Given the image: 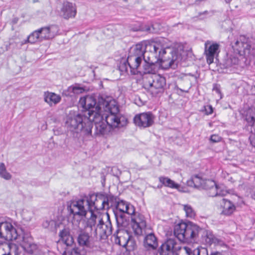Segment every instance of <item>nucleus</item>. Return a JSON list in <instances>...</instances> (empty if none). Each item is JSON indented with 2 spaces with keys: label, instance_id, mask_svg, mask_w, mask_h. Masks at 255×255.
<instances>
[{
  "label": "nucleus",
  "instance_id": "obj_35",
  "mask_svg": "<svg viewBox=\"0 0 255 255\" xmlns=\"http://www.w3.org/2000/svg\"><path fill=\"white\" fill-rule=\"evenodd\" d=\"M183 209L186 213V216L188 218H193L196 216V213L191 205H183Z\"/></svg>",
  "mask_w": 255,
  "mask_h": 255
},
{
  "label": "nucleus",
  "instance_id": "obj_25",
  "mask_svg": "<svg viewBox=\"0 0 255 255\" xmlns=\"http://www.w3.org/2000/svg\"><path fill=\"white\" fill-rule=\"evenodd\" d=\"M239 62V58L236 54H227L224 61L223 65L226 68L235 67Z\"/></svg>",
  "mask_w": 255,
  "mask_h": 255
},
{
  "label": "nucleus",
  "instance_id": "obj_52",
  "mask_svg": "<svg viewBox=\"0 0 255 255\" xmlns=\"http://www.w3.org/2000/svg\"><path fill=\"white\" fill-rule=\"evenodd\" d=\"M44 129H46V126H45V127L44 128Z\"/></svg>",
  "mask_w": 255,
  "mask_h": 255
},
{
  "label": "nucleus",
  "instance_id": "obj_16",
  "mask_svg": "<svg viewBox=\"0 0 255 255\" xmlns=\"http://www.w3.org/2000/svg\"><path fill=\"white\" fill-rule=\"evenodd\" d=\"M132 228L135 235L140 236L142 230L145 228L146 223L143 215L139 213H135L131 217Z\"/></svg>",
  "mask_w": 255,
  "mask_h": 255
},
{
  "label": "nucleus",
  "instance_id": "obj_17",
  "mask_svg": "<svg viewBox=\"0 0 255 255\" xmlns=\"http://www.w3.org/2000/svg\"><path fill=\"white\" fill-rule=\"evenodd\" d=\"M77 13V7L75 3L64 1L60 10V15L64 19L74 18Z\"/></svg>",
  "mask_w": 255,
  "mask_h": 255
},
{
  "label": "nucleus",
  "instance_id": "obj_51",
  "mask_svg": "<svg viewBox=\"0 0 255 255\" xmlns=\"http://www.w3.org/2000/svg\"><path fill=\"white\" fill-rule=\"evenodd\" d=\"M66 255V252H64L63 253V254H62V255Z\"/></svg>",
  "mask_w": 255,
  "mask_h": 255
},
{
  "label": "nucleus",
  "instance_id": "obj_41",
  "mask_svg": "<svg viewBox=\"0 0 255 255\" xmlns=\"http://www.w3.org/2000/svg\"><path fill=\"white\" fill-rule=\"evenodd\" d=\"M128 204H129L125 202V201H120L118 203L117 209L121 212L125 213L126 211H127V207Z\"/></svg>",
  "mask_w": 255,
  "mask_h": 255
},
{
  "label": "nucleus",
  "instance_id": "obj_30",
  "mask_svg": "<svg viewBox=\"0 0 255 255\" xmlns=\"http://www.w3.org/2000/svg\"><path fill=\"white\" fill-rule=\"evenodd\" d=\"M59 236L67 246L71 245L73 242V239L70 235L68 229L65 228L59 233Z\"/></svg>",
  "mask_w": 255,
  "mask_h": 255
},
{
  "label": "nucleus",
  "instance_id": "obj_6",
  "mask_svg": "<svg viewBox=\"0 0 255 255\" xmlns=\"http://www.w3.org/2000/svg\"><path fill=\"white\" fill-rule=\"evenodd\" d=\"M202 233H205L203 229L190 222L179 223L174 228V236L180 241L188 243L195 242Z\"/></svg>",
  "mask_w": 255,
  "mask_h": 255
},
{
  "label": "nucleus",
  "instance_id": "obj_28",
  "mask_svg": "<svg viewBox=\"0 0 255 255\" xmlns=\"http://www.w3.org/2000/svg\"><path fill=\"white\" fill-rule=\"evenodd\" d=\"M222 206V213L225 215H230L235 210V206L229 200L223 199Z\"/></svg>",
  "mask_w": 255,
  "mask_h": 255
},
{
  "label": "nucleus",
  "instance_id": "obj_31",
  "mask_svg": "<svg viewBox=\"0 0 255 255\" xmlns=\"http://www.w3.org/2000/svg\"><path fill=\"white\" fill-rule=\"evenodd\" d=\"M159 181L163 185L169 188L178 189L180 186L178 184L176 183L174 181L166 177H159Z\"/></svg>",
  "mask_w": 255,
  "mask_h": 255
},
{
  "label": "nucleus",
  "instance_id": "obj_48",
  "mask_svg": "<svg viewBox=\"0 0 255 255\" xmlns=\"http://www.w3.org/2000/svg\"><path fill=\"white\" fill-rule=\"evenodd\" d=\"M71 255H81L78 249H73L71 252Z\"/></svg>",
  "mask_w": 255,
  "mask_h": 255
},
{
  "label": "nucleus",
  "instance_id": "obj_37",
  "mask_svg": "<svg viewBox=\"0 0 255 255\" xmlns=\"http://www.w3.org/2000/svg\"><path fill=\"white\" fill-rule=\"evenodd\" d=\"M68 91L70 92L73 93V94L78 95L83 93L85 91L83 87L79 86L78 85H75L70 86Z\"/></svg>",
  "mask_w": 255,
  "mask_h": 255
},
{
  "label": "nucleus",
  "instance_id": "obj_53",
  "mask_svg": "<svg viewBox=\"0 0 255 255\" xmlns=\"http://www.w3.org/2000/svg\"><path fill=\"white\" fill-rule=\"evenodd\" d=\"M254 196H255V194L254 195Z\"/></svg>",
  "mask_w": 255,
  "mask_h": 255
},
{
  "label": "nucleus",
  "instance_id": "obj_20",
  "mask_svg": "<svg viewBox=\"0 0 255 255\" xmlns=\"http://www.w3.org/2000/svg\"><path fill=\"white\" fill-rule=\"evenodd\" d=\"M22 246L26 251L33 254L37 250V245L32 242V239L28 233H24L22 237Z\"/></svg>",
  "mask_w": 255,
  "mask_h": 255
},
{
  "label": "nucleus",
  "instance_id": "obj_26",
  "mask_svg": "<svg viewBox=\"0 0 255 255\" xmlns=\"http://www.w3.org/2000/svg\"><path fill=\"white\" fill-rule=\"evenodd\" d=\"M3 250L4 253L2 255H19V248L15 244L8 243Z\"/></svg>",
  "mask_w": 255,
  "mask_h": 255
},
{
  "label": "nucleus",
  "instance_id": "obj_42",
  "mask_svg": "<svg viewBox=\"0 0 255 255\" xmlns=\"http://www.w3.org/2000/svg\"><path fill=\"white\" fill-rule=\"evenodd\" d=\"M203 180L197 175L194 176L192 179V182L195 187L201 188Z\"/></svg>",
  "mask_w": 255,
  "mask_h": 255
},
{
  "label": "nucleus",
  "instance_id": "obj_38",
  "mask_svg": "<svg viewBox=\"0 0 255 255\" xmlns=\"http://www.w3.org/2000/svg\"><path fill=\"white\" fill-rule=\"evenodd\" d=\"M216 185V183L212 180H205L202 181L201 187L205 190H209L211 188Z\"/></svg>",
  "mask_w": 255,
  "mask_h": 255
},
{
  "label": "nucleus",
  "instance_id": "obj_36",
  "mask_svg": "<svg viewBox=\"0 0 255 255\" xmlns=\"http://www.w3.org/2000/svg\"><path fill=\"white\" fill-rule=\"evenodd\" d=\"M209 195L211 197H215L217 196H224V193L221 191L217 186H213L209 190Z\"/></svg>",
  "mask_w": 255,
  "mask_h": 255
},
{
  "label": "nucleus",
  "instance_id": "obj_7",
  "mask_svg": "<svg viewBox=\"0 0 255 255\" xmlns=\"http://www.w3.org/2000/svg\"><path fill=\"white\" fill-rule=\"evenodd\" d=\"M192 250L187 247H182L175 238L167 239L157 250L159 255H191Z\"/></svg>",
  "mask_w": 255,
  "mask_h": 255
},
{
  "label": "nucleus",
  "instance_id": "obj_34",
  "mask_svg": "<svg viewBox=\"0 0 255 255\" xmlns=\"http://www.w3.org/2000/svg\"><path fill=\"white\" fill-rule=\"evenodd\" d=\"M0 177L6 180H9L12 178V175L7 171L3 162H0Z\"/></svg>",
  "mask_w": 255,
  "mask_h": 255
},
{
  "label": "nucleus",
  "instance_id": "obj_19",
  "mask_svg": "<svg viewBox=\"0 0 255 255\" xmlns=\"http://www.w3.org/2000/svg\"><path fill=\"white\" fill-rule=\"evenodd\" d=\"M149 43L150 41H144L136 44L130 49L129 55L135 56V57H139L142 60H144V57L147 51V45Z\"/></svg>",
  "mask_w": 255,
  "mask_h": 255
},
{
  "label": "nucleus",
  "instance_id": "obj_27",
  "mask_svg": "<svg viewBox=\"0 0 255 255\" xmlns=\"http://www.w3.org/2000/svg\"><path fill=\"white\" fill-rule=\"evenodd\" d=\"M44 99L45 102L50 106H52L53 104H56L61 100V97L59 95L49 92L45 93Z\"/></svg>",
  "mask_w": 255,
  "mask_h": 255
},
{
  "label": "nucleus",
  "instance_id": "obj_23",
  "mask_svg": "<svg viewBox=\"0 0 255 255\" xmlns=\"http://www.w3.org/2000/svg\"><path fill=\"white\" fill-rule=\"evenodd\" d=\"M115 237V242L120 246L126 247L127 245L128 240L129 239V234L127 231L118 230L114 234Z\"/></svg>",
  "mask_w": 255,
  "mask_h": 255
},
{
  "label": "nucleus",
  "instance_id": "obj_45",
  "mask_svg": "<svg viewBox=\"0 0 255 255\" xmlns=\"http://www.w3.org/2000/svg\"><path fill=\"white\" fill-rule=\"evenodd\" d=\"M221 137L217 134L212 135L210 137V140L213 142H218L221 140Z\"/></svg>",
  "mask_w": 255,
  "mask_h": 255
},
{
  "label": "nucleus",
  "instance_id": "obj_3",
  "mask_svg": "<svg viewBox=\"0 0 255 255\" xmlns=\"http://www.w3.org/2000/svg\"><path fill=\"white\" fill-rule=\"evenodd\" d=\"M111 197H106L104 199L98 198L96 197H91L90 199H82L77 201H72L68 208L71 213L74 216L78 215L85 217L87 211L90 213H95V210H100L105 208H109V202Z\"/></svg>",
  "mask_w": 255,
  "mask_h": 255
},
{
  "label": "nucleus",
  "instance_id": "obj_43",
  "mask_svg": "<svg viewBox=\"0 0 255 255\" xmlns=\"http://www.w3.org/2000/svg\"><path fill=\"white\" fill-rule=\"evenodd\" d=\"M206 242L209 243H215L216 241L217 240L216 238L214 237L213 235L211 233L208 234V233H206Z\"/></svg>",
  "mask_w": 255,
  "mask_h": 255
},
{
  "label": "nucleus",
  "instance_id": "obj_13",
  "mask_svg": "<svg viewBox=\"0 0 255 255\" xmlns=\"http://www.w3.org/2000/svg\"><path fill=\"white\" fill-rule=\"evenodd\" d=\"M18 233L12 224L5 222L0 223V238L7 241L15 240L18 239Z\"/></svg>",
  "mask_w": 255,
  "mask_h": 255
},
{
  "label": "nucleus",
  "instance_id": "obj_18",
  "mask_svg": "<svg viewBox=\"0 0 255 255\" xmlns=\"http://www.w3.org/2000/svg\"><path fill=\"white\" fill-rule=\"evenodd\" d=\"M40 32L41 40H50L53 38L58 33L59 28L56 25H50L39 29Z\"/></svg>",
  "mask_w": 255,
  "mask_h": 255
},
{
  "label": "nucleus",
  "instance_id": "obj_15",
  "mask_svg": "<svg viewBox=\"0 0 255 255\" xmlns=\"http://www.w3.org/2000/svg\"><path fill=\"white\" fill-rule=\"evenodd\" d=\"M219 48L220 45L213 41L208 40L205 43L204 54L208 64L213 63L215 57L218 55Z\"/></svg>",
  "mask_w": 255,
  "mask_h": 255
},
{
  "label": "nucleus",
  "instance_id": "obj_8",
  "mask_svg": "<svg viewBox=\"0 0 255 255\" xmlns=\"http://www.w3.org/2000/svg\"><path fill=\"white\" fill-rule=\"evenodd\" d=\"M166 84L165 78L157 74H149L143 77V87L153 96L163 91Z\"/></svg>",
  "mask_w": 255,
  "mask_h": 255
},
{
  "label": "nucleus",
  "instance_id": "obj_12",
  "mask_svg": "<svg viewBox=\"0 0 255 255\" xmlns=\"http://www.w3.org/2000/svg\"><path fill=\"white\" fill-rule=\"evenodd\" d=\"M142 60L139 57L129 55L127 61L122 64L120 68L122 71L125 70L127 72L129 71L132 74L135 75L140 72V65Z\"/></svg>",
  "mask_w": 255,
  "mask_h": 255
},
{
  "label": "nucleus",
  "instance_id": "obj_10",
  "mask_svg": "<svg viewBox=\"0 0 255 255\" xmlns=\"http://www.w3.org/2000/svg\"><path fill=\"white\" fill-rule=\"evenodd\" d=\"M89 121L92 123H94L95 125V134L97 135H105L109 133L112 128L104 120L103 116L101 114L92 113L90 114Z\"/></svg>",
  "mask_w": 255,
  "mask_h": 255
},
{
  "label": "nucleus",
  "instance_id": "obj_24",
  "mask_svg": "<svg viewBox=\"0 0 255 255\" xmlns=\"http://www.w3.org/2000/svg\"><path fill=\"white\" fill-rule=\"evenodd\" d=\"M246 120L247 122L248 126L251 127L250 130L251 134L249 137L251 144L253 146L255 147V118L253 116H247Z\"/></svg>",
  "mask_w": 255,
  "mask_h": 255
},
{
  "label": "nucleus",
  "instance_id": "obj_32",
  "mask_svg": "<svg viewBox=\"0 0 255 255\" xmlns=\"http://www.w3.org/2000/svg\"><path fill=\"white\" fill-rule=\"evenodd\" d=\"M155 64H150L148 62H144V64L143 66V69H140V72L139 73L144 74V75L149 74H155L156 72L155 68Z\"/></svg>",
  "mask_w": 255,
  "mask_h": 255
},
{
  "label": "nucleus",
  "instance_id": "obj_50",
  "mask_svg": "<svg viewBox=\"0 0 255 255\" xmlns=\"http://www.w3.org/2000/svg\"><path fill=\"white\" fill-rule=\"evenodd\" d=\"M227 3H229L232 0H224Z\"/></svg>",
  "mask_w": 255,
  "mask_h": 255
},
{
  "label": "nucleus",
  "instance_id": "obj_47",
  "mask_svg": "<svg viewBox=\"0 0 255 255\" xmlns=\"http://www.w3.org/2000/svg\"><path fill=\"white\" fill-rule=\"evenodd\" d=\"M121 220H123L122 216H121L119 218H117V222L118 226L121 225L122 227H126L127 225V223L124 222V221L121 222Z\"/></svg>",
  "mask_w": 255,
  "mask_h": 255
},
{
  "label": "nucleus",
  "instance_id": "obj_44",
  "mask_svg": "<svg viewBox=\"0 0 255 255\" xmlns=\"http://www.w3.org/2000/svg\"><path fill=\"white\" fill-rule=\"evenodd\" d=\"M127 207V211H126L125 213L131 215V216L136 213L134 212V208L132 205L128 204Z\"/></svg>",
  "mask_w": 255,
  "mask_h": 255
},
{
  "label": "nucleus",
  "instance_id": "obj_11",
  "mask_svg": "<svg viewBox=\"0 0 255 255\" xmlns=\"http://www.w3.org/2000/svg\"><path fill=\"white\" fill-rule=\"evenodd\" d=\"M232 47L237 53L240 55H243L250 61L255 64V47H252L247 42L237 40L233 45Z\"/></svg>",
  "mask_w": 255,
  "mask_h": 255
},
{
  "label": "nucleus",
  "instance_id": "obj_2",
  "mask_svg": "<svg viewBox=\"0 0 255 255\" xmlns=\"http://www.w3.org/2000/svg\"><path fill=\"white\" fill-rule=\"evenodd\" d=\"M67 128L73 132L72 144L74 148L82 146L85 141L90 140L92 136L93 124L86 115H70L66 122Z\"/></svg>",
  "mask_w": 255,
  "mask_h": 255
},
{
  "label": "nucleus",
  "instance_id": "obj_1",
  "mask_svg": "<svg viewBox=\"0 0 255 255\" xmlns=\"http://www.w3.org/2000/svg\"><path fill=\"white\" fill-rule=\"evenodd\" d=\"M167 41L166 39H161L150 41L147 45L144 62L150 64L159 62L166 67L175 68L180 59V55L177 50L168 45Z\"/></svg>",
  "mask_w": 255,
  "mask_h": 255
},
{
  "label": "nucleus",
  "instance_id": "obj_46",
  "mask_svg": "<svg viewBox=\"0 0 255 255\" xmlns=\"http://www.w3.org/2000/svg\"><path fill=\"white\" fill-rule=\"evenodd\" d=\"M205 112L207 115L211 114L213 113V108L211 105L204 106Z\"/></svg>",
  "mask_w": 255,
  "mask_h": 255
},
{
  "label": "nucleus",
  "instance_id": "obj_9",
  "mask_svg": "<svg viewBox=\"0 0 255 255\" xmlns=\"http://www.w3.org/2000/svg\"><path fill=\"white\" fill-rule=\"evenodd\" d=\"M106 100L103 98H101L99 100V103L97 104V102L94 97L91 96H87L81 98L79 100V104L86 111L84 115H86L88 117H90V114L92 113L101 114L103 111V101Z\"/></svg>",
  "mask_w": 255,
  "mask_h": 255
},
{
  "label": "nucleus",
  "instance_id": "obj_40",
  "mask_svg": "<svg viewBox=\"0 0 255 255\" xmlns=\"http://www.w3.org/2000/svg\"><path fill=\"white\" fill-rule=\"evenodd\" d=\"M43 227L45 228H47L49 230H52L55 228V222L53 220L46 221L43 224Z\"/></svg>",
  "mask_w": 255,
  "mask_h": 255
},
{
  "label": "nucleus",
  "instance_id": "obj_21",
  "mask_svg": "<svg viewBox=\"0 0 255 255\" xmlns=\"http://www.w3.org/2000/svg\"><path fill=\"white\" fill-rule=\"evenodd\" d=\"M143 246L148 250H154L158 246V239L153 233L146 235L143 240Z\"/></svg>",
  "mask_w": 255,
  "mask_h": 255
},
{
  "label": "nucleus",
  "instance_id": "obj_49",
  "mask_svg": "<svg viewBox=\"0 0 255 255\" xmlns=\"http://www.w3.org/2000/svg\"><path fill=\"white\" fill-rule=\"evenodd\" d=\"M18 20V18L17 17H15L12 19V22L13 24L17 23V21Z\"/></svg>",
  "mask_w": 255,
  "mask_h": 255
},
{
  "label": "nucleus",
  "instance_id": "obj_33",
  "mask_svg": "<svg viewBox=\"0 0 255 255\" xmlns=\"http://www.w3.org/2000/svg\"><path fill=\"white\" fill-rule=\"evenodd\" d=\"M160 25L154 23L150 25H145L142 27V30L148 33H157L160 31Z\"/></svg>",
  "mask_w": 255,
  "mask_h": 255
},
{
  "label": "nucleus",
  "instance_id": "obj_39",
  "mask_svg": "<svg viewBox=\"0 0 255 255\" xmlns=\"http://www.w3.org/2000/svg\"><path fill=\"white\" fill-rule=\"evenodd\" d=\"M128 243L127 245L126 246V248L127 250L129 251H131L133 250L136 246V244L135 240L133 239V238L130 235L129 236V239L128 240Z\"/></svg>",
  "mask_w": 255,
  "mask_h": 255
},
{
  "label": "nucleus",
  "instance_id": "obj_22",
  "mask_svg": "<svg viewBox=\"0 0 255 255\" xmlns=\"http://www.w3.org/2000/svg\"><path fill=\"white\" fill-rule=\"evenodd\" d=\"M77 242L81 247L91 249L93 247L91 243V237L89 234L84 231L81 230L77 237Z\"/></svg>",
  "mask_w": 255,
  "mask_h": 255
},
{
  "label": "nucleus",
  "instance_id": "obj_14",
  "mask_svg": "<svg viewBox=\"0 0 255 255\" xmlns=\"http://www.w3.org/2000/svg\"><path fill=\"white\" fill-rule=\"evenodd\" d=\"M154 117L150 112H145L136 115L133 119L135 125L140 128L151 127L154 123Z\"/></svg>",
  "mask_w": 255,
  "mask_h": 255
},
{
  "label": "nucleus",
  "instance_id": "obj_29",
  "mask_svg": "<svg viewBox=\"0 0 255 255\" xmlns=\"http://www.w3.org/2000/svg\"><path fill=\"white\" fill-rule=\"evenodd\" d=\"M40 32L39 30H36L31 33L27 37V39L25 40L24 42H22V44H25L27 42L30 43H35L37 42H41Z\"/></svg>",
  "mask_w": 255,
  "mask_h": 255
},
{
  "label": "nucleus",
  "instance_id": "obj_5",
  "mask_svg": "<svg viewBox=\"0 0 255 255\" xmlns=\"http://www.w3.org/2000/svg\"><path fill=\"white\" fill-rule=\"evenodd\" d=\"M103 111L107 112L105 120L111 128H120L126 125L127 119L119 114V108L116 101L112 97H106L103 101Z\"/></svg>",
  "mask_w": 255,
  "mask_h": 255
},
{
  "label": "nucleus",
  "instance_id": "obj_4",
  "mask_svg": "<svg viewBox=\"0 0 255 255\" xmlns=\"http://www.w3.org/2000/svg\"><path fill=\"white\" fill-rule=\"evenodd\" d=\"M87 227L92 228L97 225L95 230V235L100 240H105L112 233L113 227L109 214L97 215L92 213V216L88 219Z\"/></svg>",
  "mask_w": 255,
  "mask_h": 255
}]
</instances>
